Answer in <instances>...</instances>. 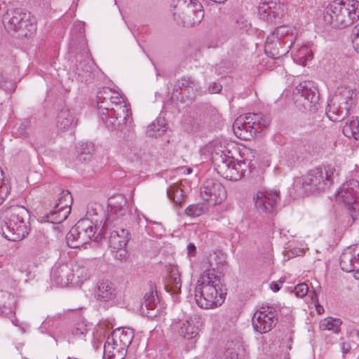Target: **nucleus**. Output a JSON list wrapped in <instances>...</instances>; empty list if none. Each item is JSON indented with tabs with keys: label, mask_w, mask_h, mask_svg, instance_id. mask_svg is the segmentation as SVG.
<instances>
[{
	"label": "nucleus",
	"mask_w": 359,
	"mask_h": 359,
	"mask_svg": "<svg viewBox=\"0 0 359 359\" xmlns=\"http://www.w3.org/2000/svg\"><path fill=\"white\" fill-rule=\"evenodd\" d=\"M203 318L199 315L189 317L186 320L179 323L177 332L184 339L190 340L197 337L199 327L202 325Z\"/></svg>",
	"instance_id": "4be33fe9"
},
{
	"label": "nucleus",
	"mask_w": 359,
	"mask_h": 359,
	"mask_svg": "<svg viewBox=\"0 0 359 359\" xmlns=\"http://www.w3.org/2000/svg\"><path fill=\"white\" fill-rule=\"evenodd\" d=\"M226 352L231 359H238L243 355L244 349L243 345L239 341H236L228 345Z\"/></svg>",
	"instance_id": "c03bdc74"
},
{
	"label": "nucleus",
	"mask_w": 359,
	"mask_h": 359,
	"mask_svg": "<svg viewBox=\"0 0 359 359\" xmlns=\"http://www.w3.org/2000/svg\"><path fill=\"white\" fill-rule=\"evenodd\" d=\"M72 270V262L55 264L50 276L52 282L60 287L73 285L76 278Z\"/></svg>",
	"instance_id": "aec40b11"
},
{
	"label": "nucleus",
	"mask_w": 359,
	"mask_h": 359,
	"mask_svg": "<svg viewBox=\"0 0 359 359\" xmlns=\"http://www.w3.org/2000/svg\"><path fill=\"white\" fill-rule=\"evenodd\" d=\"M202 198L216 205L220 203L226 197L224 186L217 180L209 179L204 182L201 187Z\"/></svg>",
	"instance_id": "a211bd4d"
},
{
	"label": "nucleus",
	"mask_w": 359,
	"mask_h": 359,
	"mask_svg": "<svg viewBox=\"0 0 359 359\" xmlns=\"http://www.w3.org/2000/svg\"><path fill=\"white\" fill-rule=\"evenodd\" d=\"M198 90L199 86L196 79L191 76H184L177 81L174 91L181 95H185L191 101L194 99Z\"/></svg>",
	"instance_id": "5701e85b"
},
{
	"label": "nucleus",
	"mask_w": 359,
	"mask_h": 359,
	"mask_svg": "<svg viewBox=\"0 0 359 359\" xmlns=\"http://www.w3.org/2000/svg\"><path fill=\"white\" fill-rule=\"evenodd\" d=\"M95 296L98 301L109 302L116 297V289L111 281L103 280L97 283Z\"/></svg>",
	"instance_id": "a878e982"
},
{
	"label": "nucleus",
	"mask_w": 359,
	"mask_h": 359,
	"mask_svg": "<svg viewBox=\"0 0 359 359\" xmlns=\"http://www.w3.org/2000/svg\"><path fill=\"white\" fill-rule=\"evenodd\" d=\"M76 121L74 112L63 108L57 114L56 126L60 130H68L76 126Z\"/></svg>",
	"instance_id": "bb28decb"
},
{
	"label": "nucleus",
	"mask_w": 359,
	"mask_h": 359,
	"mask_svg": "<svg viewBox=\"0 0 359 359\" xmlns=\"http://www.w3.org/2000/svg\"><path fill=\"white\" fill-rule=\"evenodd\" d=\"M196 304L205 309L221 306L226 298V288L215 269H207L198 278L195 287Z\"/></svg>",
	"instance_id": "f03ea898"
},
{
	"label": "nucleus",
	"mask_w": 359,
	"mask_h": 359,
	"mask_svg": "<svg viewBox=\"0 0 359 359\" xmlns=\"http://www.w3.org/2000/svg\"><path fill=\"white\" fill-rule=\"evenodd\" d=\"M97 103L99 116L109 130L133 128L131 110L118 92L103 87L97 93Z\"/></svg>",
	"instance_id": "f257e3e1"
},
{
	"label": "nucleus",
	"mask_w": 359,
	"mask_h": 359,
	"mask_svg": "<svg viewBox=\"0 0 359 359\" xmlns=\"http://www.w3.org/2000/svg\"><path fill=\"white\" fill-rule=\"evenodd\" d=\"M97 220L93 221L88 217L81 219L70 229L66 236L67 243L72 248H76L84 245L94 238V240L99 241L102 237L105 231L102 228L96 234L97 230Z\"/></svg>",
	"instance_id": "39448f33"
},
{
	"label": "nucleus",
	"mask_w": 359,
	"mask_h": 359,
	"mask_svg": "<svg viewBox=\"0 0 359 359\" xmlns=\"http://www.w3.org/2000/svg\"><path fill=\"white\" fill-rule=\"evenodd\" d=\"M192 169L191 168H186L184 171V174L189 175L191 172Z\"/></svg>",
	"instance_id": "052dcab7"
},
{
	"label": "nucleus",
	"mask_w": 359,
	"mask_h": 359,
	"mask_svg": "<svg viewBox=\"0 0 359 359\" xmlns=\"http://www.w3.org/2000/svg\"><path fill=\"white\" fill-rule=\"evenodd\" d=\"M77 26L79 27V36L83 39V32H84V29L83 27V25L79 23Z\"/></svg>",
	"instance_id": "4d7b16f0"
},
{
	"label": "nucleus",
	"mask_w": 359,
	"mask_h": 359,
	"mask_svg": "<svg viewBox=\"0 0 359 359\" xmlns=\"http://www.w3.org/2000/svg\"><path fill=\"white\" fill-rule=\"evenodd\" d=\"M270 124V119L262 114L248 113L238 116L233 123L234 134L240 139L250 140Z\"/></svg>",
	"instance_id": "423d86ee"
},
{
	"label": "nucleus",
	"mask_w": 359,
	"mask_h": 359,
	"mask_svg": "<svg viewBox=\"0 0 359 359\" xmlns=\"http://www.w3.org/2000/svg\"><path fill=\"white\" fill-rule=\"evenodd\" d=\"M294 60L301 65H306L307 61L313 59V53L307 46H303L299 48L293 56Z\"/></svg>",
	"instance_id": "ea45409f"
},
{
	"label": "nucleus",
	"mask_w": 359,
	"mask_h": 359,
	"mask_svg": "<svg viewBox=\"0 0 359 359\" xmlns=\"http://www.w3.org/2000/svg\"><path fill=\"white\" fill-rule=\"evenodd\" d=\"M87 334V328L83 323L77 324L72 330V335L76 338L83 339Z\"/></svg>",
	"instance_id": "a18cd8bd"
},
{
	"label": "nucleus",
	"mask_w": 359,
	"mask_h": 359,
	"mask_svg": "<svg viewBox=\"0 0 359 359\" xmlns=\"http://www.w3.org/2000/svg\"><path fill=\"white\" fill-rule=\"evenodd\" d=\"M167 124L163 118H158L147 126V135L149 137H157L166 131Z\"/></svg>",
	"instance_id": "473e14b6"
},
{
	"label": "nucleus",
	"mask_w": 359,
	"mask_h": 359,
	"mask_svg": "<svg viewBox=\"0 0 359 359\" xmlns=\"http://www.w3.org/2000/svg\"><path fill=\"white\" fill-rule=\"evenodd\" d=\"M316 311H317V313H318V314H321V313H323V311H324V309H323V307L322 306H320V304H317V305L316 306Z\"/></svg>",
	"instance_id": "13d9d810"
},
{
	"label": "nucleus",
	"mask_w": 359,
	"mask_h": 359,
	"mask_svg": "<svg viewBox=\"0 0 359 359\" xmlns=\"http://www.w3.org/2000/svg\"><path fill=\"white\" fill-rule=\"evenodd\" d=\"M340 348L341 352L345 354L350 351L351 346L350 343L344 341L340 344Z\"/></svg>",
	"instance_id": "864d4df0"
},
{
	"label": "nucleus",
	"mask_w": 359,
	"mask_h": 359,
	"mask_svg": "<svg viewBox=\"0 0 359 359\" xmlns=\"http://www.w3.org/2000/svg\"><path fill=\"white\" fill-rule=\"evenodd\" d=\"M285 359H290V358H285Z\"/></svg>",
	"instance_id": "0e129e2a"
},
{
	"label": "nucleus",
	"mask_w": 359,
	"mask_h": 359,
	"mask_svg": "<svg viewBox=\"0 0 359 359\" xmlns=\"http://www.w3.org/2000/svg\"><path fill=\"white\" fill-rule=\"evenodd\" d=\"M278 312L272 306H262L252 317V325L255 331L262 334L271 331L278 323Z\"/></svg>",
	"instance_id": "dca6fc26"
},
{
	"label": "nucleus",
	"mask_w": 359,
	"mask_h": 359,
	"mask_svg": "<svg viewBox=\"0 0 359 359\" xmlns=\"http://www.w3.org/2000/svg\"><path fill=\"white\" fill-rule=\"evenodd\" d=\"M93 211H94V210H88L87 212L88 215L91 216L92 215L91 212H93Z\"/></svg>",
	"instance_id": "680f3d73"
},
{
	"label": "nucleus",
	"mask_w": 359,
	"mask_h": 359,
	"mask_svg": "<svg viewBox=\"0 0 359 359\" xmlns=\"http://www.w3.org/2000/svg\"><path fill=\"white\" fill-rule=\"evenodd\" d=\"M351 38L354 49L359 53V23L352 29Z\"/></svg>",
	"instance_id": "49530a36"
},
{
	"label": "nucleus",
	"mask_w": 359,
	"mask_h": 359,
	"mask_svg": "<svg viewBox=\"0 0 359 359\" xmlns=\"http://www.w3.org/2000/svg\"><path fill=\"white\" fill-rule=\"evenodd\" d=\"M222 86L216 82L211 83L208 87L210 93H217L222 90Z\"/></svg>",
	"instance_id": "3c124183"
},
{
	"label": "nucleus",
	"mask_w": 359,
	"mask_h": 359,
	"mask_svg": "<svg viewBox=\"0 0 359 359\" xmlns=\"http://www.w3.org/2000/svg\"><path fill=\"white\" fill-rule=\"evenodd\" d=\"M158 298L155 290L154 284L149 283V291L146 292L144 297V302L142 304V310L145 313V309L147 311L146 315L148 317H154L156 316L157 312L155 311L156 308L158 304Z\"/></svg>",
	"instance_id": "393cba45"
},
{
	"label": "nucleus",
	"mask_w": 359,
	"mask_h": 359,
	"mask_svg": "<svg viewBox=\"0 0 359 359\" xmlns=\"http://www.w3.org/2000/svg\"><path fill=\"white\" fill-rule=\"evenodd\" d=\"M324 19L334 28L348 27L359 19V1L357 0L334 1L327 6Z\"/></svg>",
	"instance_id": "20e7f679"
},
{
	"label": "nucleus",
	"mask_w": 359,
	"mask_h": 359,
	"mask_svg": "<svg viewBox=\"0 0 359 359\" xmlns=\"http://www.w3.org/2000/svg\"><path fill=\"white\" fill-rule=\"evenodd\" d=\"M25 18L21 21L20 26L21 27L18 32V36L31 37L36 31V18L30 14V13H25Z\"/></svg>",
	"instance_id": "cd10ccee"
},
{
	"label": "nucleus",
	"mask_w": 359,
	"mask_h": 359,
	"mask_svg": "<svg viewBox=\"0 0 359 359\" xmlns=\"http://www.w3.org/2000/svg\"><path fill=\"white\" fill-rule=\"evenodd\" d=\"M258 11L262 19L272 22L284 16L286 7L277 0H262L258 6Z\"/></svg>",
	"instance_id": "6ab92c4d"
},
{
	"label": "nucleus",
	"mask_w": 359,
	"mask_h": 359,
	"mask_svg": "<svg viewBox=\"0 0 359 359\" xmlns=\"http://www.w3.org/2000/svg\"><path fill=\"white\" fill-rule=\"evenodd\" d=\"M72 266L73 267L72 272L74 273L76 278L73 285H78L89 278V271L83 264L72 262Z\"/></svg>",
	"instance_id": "e433bc0d"
},
{
	"label": "nucleus",
	"mask_w": 359,
	"mask_h": 359,
	"mask_svg": "<svg viewBox=\"0 0 359 359\" xmlns=\"http://www.w3.org/2000/svg\"><path fill=\"white\" fill-rule=\"evenodd\" d=\"M207 208L203 203L189 205L185 210V214L189 217H196L203 215Z\"/></svg>",
	"instance_id": "37998d69"
},
{
	"label": "nucleus",
	"mask_w": 359,
	"mask_h": 359,
	"mask_svg": "<svg viewBox=\"0 0 359 359\" xmlns=\"http://www.w3.org/2000/svg\"><path fill=\"white\" fill-rule=\"evenodd\" d=\"M5 81L3 80V77H2V75L1 74H0V86L1 88H4L5 87Z\"/></svg>",
	"instance_id": "bf43d9fd"
},
{
	"label": "nucleus",
	"mask_w": 359,
	"mask_h": 359,
	"mask_svg": "<svg viewBox=\"0 0 359 359\" xmlns=\"http://www.w3.org/2000/svg\"><path fill=\"white\" fill-rule=\"evenodd\" d=\"M15 312L14 297L8 293L3 294L0 298V316L12 318Z\"/></svg>",
	"instance_id": "7c9ffc66"
},
{
	"label": "nucleus",
	"mask_w": 359,
	"mask_h": 359,
	"mask_svg": "<svg viewBox=\"0 0 359 359\" xmlns=\"http://www.w3.org/2000/svg\"><path fill=\"white\" fill-rule=\"evenodd\" d=\"M342 320L339 318L327 317L320 322V328L322 330L332 331L337 334L340 331Z\"/></svg>",
	"instance_id": "58836bf2"
},
{
	"label": "nucleus",
	"mask_w": 359,
	"mask_h": 359,
	"mask_svg": "<svg viewBox=\"0 0 359 359\" xmlns=\"http://www.w3.org/2000/svg\"><path fill=\"white\" fill-rule=\"evenodd\" d=\"M277 45H280V43L277 41V42L275 43V46H277Z\"/></svg>",
	"instance_id": "e2e57ef3"
},
{
	"label": "nucleus",
	"mask_w": 359,
	"mask_h": 359,
	"mask_svg": "<svg viewBox=\"0 0 359 359\" xmlns=\"http://www.w3.org/2000/svg\"><path fill=\"white\" fill-rule=\"evenodd\" d=\"M225 262L224 254L219 251L217 252H215L213 255V257L210 256V266H212L213 264L217 266V265H223Z\"/></svg>",
	"instance_id": "de8ad7c7"
},
{
	"label": "nucleus",
	"mask_w": 359,
	"mask_h": 359,
	"mask_svg": "<svg viewBox=\"0 0 359 359\" xmlns=\"http://www.w3.org/2000/svg\"><path fill=\"white\" fill-rule=\"evenodd\" d=\"M299 155L297 147H287L283 150L280 156V161L292 166L299 160Z\"/></svg>",
	"instance_id": "72a5a7b5"
},
{
	"label": "nucleus",
	"mask_w": 359,
	"mask_h": 359,
	"mask_svg": "<svg viewBox=\"0 0 359 359\" xmlns=\"http://www.w3.org/2000/svg\"><path fill=\"white\" fill-rule=\"evenodd\" d=\"M121 151L123 156L130 161L138 160L140 157V149L133 142L124 143L121 147Z\"/></svg>",
	"instance_id": "a19ab883"
},
{
	"label": "nucleus",
	"mask_w": 359,
	"mask_h": 359,
	"mask_svg": "<svg viewBox=\"0 0 359 359\" xmlns=\"http://www.w3.org/2000/svg\"><path fill=\"white\" fill-rule=\"evenodd\" d=\"M76 74L81 82L87 83L92 79V67L89 62H80L76 65Z\"/></svg>",
	"instance_id": "c9c22d12"
},
{
	"label": "nucleus",
	"mask_w": 359,
	"mask_h": 359,
	"mask_svg": "<svg viewBox=\"0 0 359 359\" xmlns=\"http://www.w3.org/2000/svg\"><path fill=\"white\" fill-rule=\"evenodd\" d=\"M127 200L122 194L110 197L108 200L107 214L102 225V231L107 230L112 224H121L124 217L129 213Z\"/></svg>",
	"instance_id": "2eb2a0df"
},
{
	"label": "nucleus",
	"mask_w": 359,
	"mask_h": 359,
	"mask_svg": "<svg viewBox=\"0 0 359 359\" xmlns=\"http://www.w3.org/2000/svg\"><path fill=\"white\" fill-rule=\"evenodd\" d=\"M134 337V332L129 327H118L114 330L111 334L107 337L115 346H121L128 349Z\"/></svg>",
	"instance_id": "b1692460"
},
{
	"label": "nucleus",
	"mask_w": 359,
	"mask_h": 359,
	"mask_svg": "<svg viewBox=\"0 0 359 359\" xmlns=\"http://www.w3.org/2000/svg\"><path fill=\"white\" fill-rule=\"evenodd\" d=\"M175 20L184 27L198 25L204 18L202 4L198 0H177L174 7Z\"/></svg>",
	"instance_id": "1a4fd4ad"
},
{
	"label": "nucleus",
	"mask_w": 359,
	"mask_h": 359,
	"mask_svg": "<svg viewBox=\"0 0 359 359\" xmlns=\"http://www.w3.org/2000/svg\"><path fill=\"white\" fill-rule=\"evenodd\" d=\"M127 353V348L112 344L107 339L104 346V355L109 359H124Z\"/></svg>",
	"instance_id": "2f4dec72"
},
{
	"label": "nucleus",
	"mask_w": 359,
	"mask_h": 359,
	"mask_svg": "<svg viewBox=\"0 0 359 359\" xmlns=\"http://www.w3.org/2000/svg\"><path fill=\"white\" fill-rule=\"evenodd\" d=\"M294 294L298 297H304L309 292V286L305 283H299L294 287Z\"/></svg>",
	"instance_id": "8fccbe9b"
},
{
	"label": "nucleus",
	"mask_w": 359,
	"mask_h": 359,
	"mask_svg": "<svg viewBox=\"0 0 359 359\" xmlns=\"http://www.w3.org/2000/svg\"><path fill=\"white\" fill-rule=\"evenodd\" d=\"M294 100L297 106L304 110L315 112L318 110L319 93L311 81L300 82L294 91Z\"/></svg>",
	"instance_id": "ddd939ff"
},
{
	"label": "nucleus",
	"mask_w": 359,
	"mask_h": 359,
	"mask_svg": "<svg viewBox=\"0 0 359 359\" xmlns=\"http://www.w3.org/2000/svg\"><path fill=\"white\" fill-rule=\"evenodd\" d=\"M120 226L121 224L113 223L110 228L105 230L102 236H104L109 231V245L112 255L116 259L123 261L128 257L126 244L129 241V232Z\"/></svg>",
	"instance_id": "4468645a"
},
{
	"label": "nucleus",
	"mask_w": 359,
	"mask_h": 359,
	"mask_svg": "<svg viewBox=\"0 0 359 359\" xmlns=\"http://www.w3.org/2000/svg\"><path fill=\"white\" fill-rule=\"evenodd\" d=\"M212 162L214 169L221 177L232 181L241 180L248 168L245 161H236L222 151L212 154Z\"/></svg>",
	"instance_id": "0eeeda50"
},
{
	"label": "nucleus",
	"mask_w": 359,
	"mask_h": 359,
	"mask_svg": "<svg viewBox=\"0 0 359 359\" xmlns=\"http://www.w3.org/2000/svg\"><path fill=\"white\" fill-rule=\"evenodd\" d=\"M355 96L353 89L346 86L339 87L330 100L326 109L328 118L333 121L344 119L349 114Z\"/></svg>",
	"instance_id": "6e6552de"
},
{
	"label": "nucleus",
	"mask_w": 359,
	"mask_h": 359,
	"mask_svg": "<svg viewBox=\"0 0 359 359\" xmlns=\"http://www.w3.org/2000/svg\"><path fill=\"white\" fill-rule=\"evenodd\" d=\"M76 158L81 163H88L93 158L95 151L94 144L92 142H80L76 147Z\"/></svg>",
	"instance_id": "c756f323"
},
{
	"label": "nucleus",
	"mask_w": 359,
	"mask_h": 359,
	"mask_svg": "<svg viewBox=\"0 0 359 359\" xmlns=\"http://www.w3.org/2000/svg\"><path fill=\"white\" fill-rule=\"evenodd\" d=\"M166 194L168 198L172 200L176 205H181L186 200L184 191L175 183L170 184L167 188Z\"/></svg>",
	"instance_id": "f704fd0d"
},
{
	"label": "nucleus",
	"mask_w": 359,
	"mask_h": 359,
	"mask_svg": "<svg viewBox=\"0 0 359 359\" xmlns=\"http://www.w3.org/2000/svg\"><path fill=\"white\" fill-rule=\"evenodd\" d=\"M196 248L194 243H189L187 245V254L189 256H194L196 255Z\"/></svg>",
	"instance_id": "5fc2aeb1"
},
{
	"label": "nucleus",
	"mask_w": 359,
	"mask_h": 359,
	"mask_svg": "<svg viewBox=\"0 0 359 359\" xmlns=\"http://www.w3.org/2000/svg\"><path fill=\"white\" fill-rule=\"evenodd\" d=\"M29 211L23 206L14 205L8 208L4 212V219L0 222L2 236L11 241H19L27 236L29 231L27 219Z\"/></svg>",
	"instance_id": "7ed1b4c3"
},
{
	"label": "nucleus",
	"mask_w": 359,
	"mask_h": 359,
	"mask_svg": "<svg viewBox=\"0 0 359 359\" xmlns=\"http://www.w3.org/2000/svg\"><path fill=\"white\" fill-rule=\"evenodd\" d=\"M290 32V28L287 26L283 25L277 27L273 32V36H276L278 40L283 39L287 36Z\"/></svg>",
	"instance_id": "09e8293b"
},
{
	"label": "nucleus",
	"mask_w": 359,
	"mask_h": 359,
	"mask_svg": "<svg viewBox=\"0 0 359 359\" xmlns=\"http://www.w3.org/2000/svg\"><path fill=\"white\" fill-rule=\"evenodd\" d=\"M335 201L347 208L354 220L359 214V182L351 180L344 183L335 195Z\"/></svg>",
	"instance_id": "f8f14e48"
},
{
	"label": "nucleus",
	"mask_w": 359,
	"mask_h": 359,
	"mask_svg": "<svg viewBox=\"0 0 359 359\" xmlns=\"http://www.w3.org/2000/svg\"><path fill=\"white\" fill-rule=\"evenodd\" d=\"M72 197L67 190H62L53 203H44L47 210L44 217L46 221L53 224H60L65 221L71 212Z\"/></svg>",
	"instance_id": "9b49d317"
},
{
	"label": "nucleus",
	"mask_w": 359,
	"mask_h": 359,
	"mask_svg": "<svg viewBox=\"0 0 359 359\" xmlns=\"http://www.w3.org/2000/svg\"><path fill=\"white\" fill-rule=\"evenodd\" d=\"M25 13L22 12L20 9H16L13 11L12 16L8 20V28L10 30H13L14 32H17V30H19V29L21 28L20 26L21 21L23 20V18H25Z\"/></svg>",
	"instance_id": "79ce46f5"
},
{
	"label": "nucleus",
	"mask_w": 359,
	"mask_h": 359,
	"mask_svg": "<svg viewBox=\"0 0 359 359\" xmlns=\"http://www.w3.org/2000/svg\"><path fill=\"white\" fill-rule=\"evenodd\" d=\"M269 48H270V46L269 45H266V48H265V51H266V54L269 56L271 57L272 58H274V59L278 58V57H280L281 55H283L284 54L283 53H280L278 52H277V53H272L271 51L269 50Z\"/></svg>",
	"instance_id": "603ef678"
},
{
	"label": "nucleus",
	"mask_w": 359,
	"mask_h": 359,
	"mask_svg": "<svg viewBox=\"0 0 359 359\" xmlns=\"http://www.w3.org/2000/svg\"><path fill=\"white\" fill-rule=\"evenodd\" d=\"M168 270L170 277L165 285V289L170 294L177 295L180 293L182 287L179 270L175 266H170Z\"/></svg>",
	"instance_id": "c85d7f7f"
},
{
	"label": "nucleus",
	"mask_w": 359,
	"mask_h": 359,
	"mask_svg": "<svg viewBox=\"0 0 359 359\" xmlns=\"http://www.w3.org/2000/svg\"><path fill=\"white\" fill-rule=\"evenodd\" d=\"M283 282L280 281V283H273L271 285V288L273 292H278L282 286Z\"/></svg>",
	"instance_id": "6e6d98bb"
},
{
	"label": "nucleus",
	"mask_w": 359,
	"mask_h": 359,
	"mask_svg": "<svg viewBox=\"0 0 359 359\" xmlns=\"http://www.w3.org/2000/svg\"><path fill=\"white\" fill-rule=\"evenodd\" d=\"M335 168L332 165L318 167L311 170L302 178V188L306 192L313 194L327 189L332 183Z\"/></svg>",
	"instance_id": "9d476101"
},
{
	"label": "nucleus",
	"mask_w": 359,
	"mask_h": 359,
	"mask_svg": "<svg viewBox=\"0 0 359 359\" xmlns=\"http://www.w3.org/2000/svg\"><path fill=\"white\" fill-rule=\"evenodd\" d=\"M253 200L258 211L273 214L276 212L280 194L276 190L260 189L254 196Z\"/></svg>",
	"instance_id": "f3484780"
},
{
	"label": "nucleus",
	"mask_w": 359,
	"mask_h": 359,
	"mask_svg": "<svg viewBox=\"0 0 359 359\" xmlns=\"http://www.w3.org/2000/svg\"><path fill=\"white\" fill-rule=\"evenodd\" d=\"M344 135L348 138L359 139V118L355 117L346 123L342 129Z\"/></svg>",
	"instance_id": "4c0bfd02"
},
{
	"label": "nucleus",
	"mask_w": 359,
	"mask_h": 359,
	"mask_svg": "<svg viewBox=\"0 0 359 359\" xmlns=\"http://www.w3.org/2000/svg\"><path fill=\"white\" fill-rule=\"evenodd\" d=\"M341 269L347 273L359 274V244L345 249L340 256Z\"/></svg>",
	"instance_id": "412c9836"
}]
</instances>
